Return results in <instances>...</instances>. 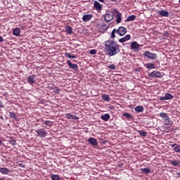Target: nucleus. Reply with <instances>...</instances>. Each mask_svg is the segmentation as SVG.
Returning a JSON list of instances; mask_svg holds the SVG:
<instances>
[{
  "mask_svg": "<svg viewBox=\"0 0 180 180\" xmlns=\"http://www.w3.org/2000/svg\"><path fill=\"white\" fill-rule=\"evenodd\" d=\"M105 51L110 57L117 56L120 53V46L116 41L108 40L105 43Z\"/></svg>",
  "mask_w": 180,
  "mask_h": 180,
  "instance_id": "nucleus-1",
  "label": "nucleus"
},
{
  "mask_svg": "<svg viewBox=\"0 0 180 180\" xmlns=\"http://www.w3.org/2000/svg\"><path fill=\"white\" fill-rule=\"evenodd\" d=\"M144 57H146V58H149L150 60H157V54L154 53H151L148 51H146L143 53Z\"/></svg>",
  "mask_w": 180,
  "mask_h": 180,
  "instance_id": "nucleus-2",
  "label": "nucleus"
},
{
  "mask_svg": "<svg viewBox=\"0 0 180 180\" xmlns=\"http://www.w3.org/2000/svg\"><path fill=\"white\" fill-rule=\"evenodd\" d=\"M36 133L37 136L40 137L41 139H44V137L47 136V131H46L44 129H37Z\"/></svg>",
  "mask_w": 180,
  "mask_h": 180,
  "instance_id": "nucleus-3",
  "label": "nucleus"
},
{
  "mask_svg": "<svg viewBox=\"0 0 180 180\" xmlns=\"http://www.w3.org/2000/svg\"><path fill=\"white\" fill-rule=\"evenodd\" d=\"M113 18H115V13L113 12H108L104 16L105 22L113 20Z\"/></svg>",
  "mask_w": 180,
  "mask_h": 180,
  "instance_id": "nucleus-4",
  "label": "nucleus"
},
{
  "mask_svg": "<svg viewBox=\"0 0 180 180\" xmlns=\"http://www.w3.org/2000/svg\"><path fill=\"white\" fill-rule=\"evenodd\" d=\"M117 30V34L119 36H124L127 33V30L124 27H120Z\"/></svg>",
  "mask_w": 180,
  "mask_h": 180,
  "instance_id": "nucleus-5",
  "label": "nucleus"
},
{
  "mask_svg": "<svg viewBox=\"0 0 180 180\" xmlns=\"http://www.w3.org/2000/svg\"><path fill=\"white\" fill-rule=\"evenodd\" d=\"M149 78H161V72H157V71H153L150 73L148 74Z\"/></svg>",
  "mask_w": 180,
  "mask_h": 180,
  "instance_id": "nucleus-6",
  "label": "nucleus"
},
{
  "mask_svg": "<svg viewBox=\"0 0 180 180\" xmlns=\"http://www.w3.org/2000/svg\"><path fill=\"white\" fill-rule=\"evenodd\" d=\"M140 49V44H139L136 41H133L131 44V50L134 51H139Z\"/></svg>",
  "mask_w": 180,
  "mask_h": 180,
  "instance_id": "nucleus-7",
  "label": "nucleus"
},
{
  "mask_svg": "<svg viewBox=\"0 0 180 180\" xmlns=\"http://www.w3.org/2000/svg\"><path fill=\"white\" fill-rule=\"evenodd\" d=\"M157 13H158V15H159L160 16H162L163 18H168V16H169V13H168V11H167L165 10L158 11Z\"/></svg>",
  "mask_w": 180,
  "mask_h": 180,
  "instance_id": "nucleus-8",
  "label": "nucleus"
},
{
  "mask_svg": "<svg viewBox=\"0 0 180 180\" xmlns=\"http://www.w3.org/2000/svg\"><path fill=\"white\" fill-rule=\"evenodd\" d=\"M67 64L68 67H70L72 70H74V71H78V65L71 63V60H70L67 61Z\"/></svg>",
  "mask_w": 180,
  "mask_h": 180,
  "instance_id": "nucleus-9",
  "label": "nucleus"
},
{
  "mask_svg": "<svg viewBox=\"0 0 180 180\" xmlns=\"http://www.w3.org/2000/svg\"><path fill=\"white\" fill-rule=\"evenodd\" d=\"M114 11L115 12L116 22L120 23L122 22V14L116 9H115Z\"/></svg>",
  "mask_w": 180,
  "mask_h": 180,
  "instance_id": "nucleus-10",
  "label": "nucleus"
},
{
  "mask_svg": "<svg viewBox=\"0 0 180 180\" xmlns=\"http://www.w3.org/2000/svg\"><path fill=\"white\" fill-rule=\"evenodd\" d=\"M88 143L91 144V146H93L94 147L98 146V140L95 138H89L87 140Z\"/></svg>",
  "mask_w": 180,
  "mask_h": 180,
  "instance_id": "nucleus-11",
  "label": "nucleus"
},
{
  "mask_svg": "<svg viewBox=\"0 0 180 180\" xmlns=\"http://www.w3.org/2000/svg\"><path fill=\"white\" fill-rule=\"evenodd\" d=\"M130 39H131V36H130V34H127L124 37L118 40V41L120 43H124L126 41H129V40H130Z\"/></svg>",
  "mask_w": 180,
  "mask_h": 180,
  "instance_id": "nucleus-12",
  "label": "nucleus"
},
{
  "mask_svg": "<svg viewBox=\"0 0 180 180\" xmlns=\"http://www.w3.org/2000/svg\"><path fill=\"white\" fill-rule=\"evenodd\" d=\"M109 27L106 25L105 24H102L101 25H98V30L101 32V33H103V32H106V30L108 29Z\"/></svg>",
  "mask_w": 180,
  "mask_h": 180,
  "instance_id": "nucleus-13",
  "label": "nucleus"
},
{
  "mask_svg": "<svg viewBox=\"0 0 180 180\" xmlns=\"http://www.w3.org/2000/svg\"><path fill=\"white\" fill-rule=\"evenodd\" d=\"M36 78V76L34 75H30L27 79V82L30 84V85H32L36 82L34 81V79Z\"/></svg>",
  "mask_w": 180,
  "mask_h": 180,
  "instance_id": "nucleus-14",
  "label": "nucleus"
},
{
  "mask_svg": "<svg viewBox=\"0 0 180 180\" xmlns=\"http://www.w3.org/2000/svg\"><path fill=\"white\" fill-rule=\"evenodd\" d=\"M66 119H69L70 120H77L78 117L77 115H71V113H66L65 114Z\"/></svg>",
  "mask_w": 180,
  "mask_h": 180,
  "instance_id": "nucleus-15",
  "label": "nucleus"
},
{
  "mask_svg": "<svg viewBox=\"0 0 180 180\" xmlns=\"http://www.w3.org/2000/svg\"><path fill=\"white\" fill-rule=\"evenodd\" d=\"M170 146L175 153H180V145H178L177 143H174Z\"/></svg>",
  "mask_w": 180,
  "mask_h": 180,
  "instance_id": "nucleus-16",
  "label": "nucleus"
},
{
  "mask_svg": "<svg viewBox=\"0 0 180 180\" xmlns=\"http://www.w3.org/2000/svg\"><path fill=\"white\" fill-rule=\"evenodd\" d=\"M94 6L96 9V11H102V5H101V4L96 1H94Z\"/></svg>",
  "mask_w": 180,
  "mask_h": 180,
  "instance_id": "nucleus-17",
  "label": "nucleus"
},
{
  "mask_svg": "<svg viewBox=\"0 0 180 180\" xmlns=\"http://www.w3.org/2000/svg\"><path fill=\"white\" fill-rule=\"evenodd\" d=\"M91 19H92V15L91 14L84 15L82 17L83 22H89V20H91Z\"/></svg>",
  "mask_w": 180,
  "mask_h": 180,
  "instance_id": "nucleus-18",
  "label": "nucleus"
},
{
  "mask_svg": "<svg viewBox=\"0 0 180 180\" xmlns=\"http://www.w3.org/2000/svg\"><path fill=\"white\" fill-rule=\"evenodd\" d=\"M11 171L9 170V169L8 168H5V167H1L0 169V172L1 174H2L3 175H8V174H9Z\"/></svg>",
  "mask_w": 180,
  "mask_h": 180,
  "instance_id": "nucleus-19",
  "label": "nucleus"
},
{
  "mask_svg": "<svg viewBox=\"0 0 180 180\" xmlns=\"http://www.w3.org/2000/svg\"><path fill=\"white\" fill-rule=\"evenodd\" d=\"M101 119L104 122H108L110 119V115L106 113L104 115H101Z\"/></svg>",
  "mask_w": 180,
  "mask_h": 180,
  "instance_id": "nucleus-20",
  "label": "nucleus"
},
{
  "mask_svg": "<svg viewBox=\"0 0 180 180\" xmlns=\"http://www.w3.org/2000/svg\"><path fill=\"white\" fill-rule=\"evenodd\" d=\"M134 110H135V112H138V113H141V112H144V107H143L141 105H138V106L135 107Z\"/></svg>",
  "mask_w": 180,
  "mask_h": 180,
  "instance_id": "nucleus-21",
  "label": "nucleus"
},
{
  "mask_svg": "<svg viewBox=\"0 0 180 180\" xmlns=\"http://www.w3.org/2000/svg\"><path fill=\"white\" fill-rule=\"evenodd\" d=\"M13 34L14 36H20V28H15L13 30Z\"/></svg>",
  "mask_w": 180,
  "mask_h": 180,
  "instance_id": "nucleus-22",
  "label": "nucleus"
},
{
  "mask_svg": "<svg viewBox=\"0 0 180 180\" xmlns=\"http://www.w3.org/2000/svg\"><path fill=\"white\" fill-rule=\"evenodd\" d=\"M144 67H146L148 70H151L155 68V65H154V63H146L144 65Z\"/></svg>",
  "mask_w": 180,
  "mask_h": 180,
  "instance_id": "nucleus-23",
  "label": "nucleus"
},
{
  "mask_svg": "<svg viewBox=\"0 0 180 180\" xmlns=\"http://www.w3.org/2000/svg\"><path fill=\"white\" fill-rule=\"evenodd\" d=\"M136 15H129L127 20H125V22H133V20H136Z\"/></svg>",
  "mask_w": 180,
  "mask_h": 180,
  "instance_id": "nucleus-24",
  "label": "nucleus"
},
{
  "mask_svg": "<svg viewBox=\"0 0 180 180\" xmlns=\"http://www.w3.org/2000/svg\"><path fill=\"white\" fill-rule=\"evenodd\" d=\"M141 174H150L151 172V169L145 167V168L141 169Z\"/></svg>",
  "mask_w": 180,
  "mask_h": 180,
  "instance_id": "nucleus-25",
  "label": "nucleus"
},
{
  "mask_svg": "<svg viewBox=\"0 0 180 180\" xmlns=\"http://www.w3.org/2000/svg\"><path fill=\"white\" fill-rule=\"evenodd\" d=\"M65 32L68 33V34H71L72 33V28L68 25L65 27Z\"/></svg>",
  "mask_w": 180,
  "mask_h": 180,
  "instance_id": "nucleus-26",
  "label": "nucleus"
},
{
  "mask_svg": "<svg viewBox=\"0 0 180 180\" xmlns=\"http://www.w3.org/2000/svg\"><path fill=\"white\" fill-rule=\"evenodd\" d=\"M171 164H172V165H173V167H178V165H179V164H180V161L179 160H172Z\"/></svg>",
  "mask_w": 180,
  "mask_h": 180,
  "instance_id": "nucleus-27",
  "label": "nucleus"
},
{
  "mask_svg": "<svg viewBox=\"0 0 180 180\" xmlns=\"http://www.w3.org/2000/svg\"><path fill=\"white\" fill-rule=\"evenodd\" d=\"M65 56L68 57V58H77V56L75 55H71L70 53L67 52L65 53Z\"/></svg>",
  "mask_w": 180,
  "mask_h": 180,
  "instance_id": "nucleus-28",
  "label": "nucleus"
},
{
  "mask_svg": "<svg viewBox=\"0 0 180 180\" xmlns=\"http://www.w3.org/2000/svg\"><path fill=\"white\" fill-rule=\"evenodd\" d=\"M165 96H166V99L167 101L173 99L174 98V96H172L171 94L169 93H166Z\"/></svg>",
  "mask_w": 180,
  "mask_h": 180,
  "instance_id": "nucleus-29",
  "label": "nucleus"
},
{
  "mask_svg": "<svg viewBox=\"0 0 180 180\" xmlns=\"http://www.w3.org/2000/svg\"><path fill=\"white\" fill-rule=\"evenodd\" d=\"M139 134L142 137H146L147 136V132L143 130H139L138 131Z\"/></svg>",
  "mask_w": 180,
  "mask_h": 180,
  "instance_id": "nucleus-30",
  "label": "nucleus"
},
{
  "mask_svg": "<svg viewBox=\"0 0 180 180\" xmlns=\"http://www.w3.org/2000/svg\"><path fill=\"white\" fill-rule=\"evenodd\" d=\"M124 117H127V119H133V116L129 112H126L122 115Z\"/></svg>",
  "mask_w": 180,
  "mask_h": 180,
  "instance_id": "nucleus-31",
  "label": "nucleus"
},
{
  "mask_svg": "<svg viewBox=\"0 0 180 180\" xmlns=\"http://www.w3.org/2000/svg\"><path fill=\"white\" fill-rule=\"evenodd\" d=\"M102 98L103 99V101H105V102H109V101H110L109 96L106 94L103 95Z\"/></svg>",
  "mask_w": 180,
  "mask_h": 180,
  "instance_id": "nucleus-32",
  "label": "nucleus"
},
{
  "mask_svg": "<svg viewBox=\"0 0 180 180\" xmlns=\"http://www.w3.org/2000/svg\"><path fill=\"white\" fill-rule=\"evenodd\" d=\"M51 179H52V180H61V178H60V176H59V175L53 174V175L51 176Z\"/></svg>",
  "mask_w": 180,
  "mask_h": 180,
  "instance_id": "nucleus-33",
  "label": "nucleus"
},
{
  "mask_svg": "<svg viewBox=\"0 0 180 180\" xmlns=\"http://www.w3.org/2000/svg\"><path fill=\"white\" fill-rule=\"evenodd\" d=\"M9 115L10 117L16 120V114H15V112H9Z\"/></svg>",
  "mask_w": 180,
  "mask_h": 180,
  "instance_id": "nucleus-34",
  "label": "nucleus"
},
{
  "mask_svg": "<svg viewBox=\"0 0 180 180\" xmlns=\"http://www.w3.org/2000/svg\"><path fill=\"white\" fill-rule=\"evenodd\" d=\"M163 120L165 122L167 123V124H169V122L171 121L169 120V117H168V115H166V117Z\"/></svg>",
  "mask_w": 180,
  "mask_h": 180,
  "instance_id": "nucleus-35",
  "label": "nucleus"
},
{
  "mask_svg": "<svg viewBox=\"0 0 180 180\" xmlns=\"http://www.w3.org/2000/svg\"><path fill=\"white\" fill-rule=\"evenodd\" d=\"M115 33H117L116 29H113L111 32V39H115L116 37V35H115Z\"/></svg>",
  "mask_w": 180,
  "mask_h": 180,
  "instance_id": "nucleus-36",
  "label": "nucleus"
},
{
  "mask_svg": "<svg viewBox=\"0 0 180 180\" xmlns=\"http://www.w3.org/2000/svg\"><path fill=\"white\" fill-rule=\"evenodd\" d=\"M43 124H46V126H52L53 123L51 121L46 120Z\"/></svg>",
  "mask_w": 180,
  "mask_h": 180,
  "instance_id": "nucleus-37",
  "label": "nucleus"
},
{
  "mask_svg": "<svg viewBox=\"0 0 180 180\" xmlns=\"http://www.w3.org/2000/svg\"><path fill=\"white\" fill-rule=\"evenodd\" d=\"M159 116H160V117H162V119H164V118H165L167 115V114H165V112H160V113L159 114Z\"/></svg>",
  "mask_w": 180,
  "mask_h": 180,
  "instance_id": "nucleus-38",
  "label": "nucleus"
},
{
  "mask_svg": "<svg viewBox=\"0 0 180 180\" xmlns=\"http://www.w3.org/2000/svg\"><path fill=\"white\" fill-rule=\"evenodd\" d=\"M97 53H98V51H96V49H91L90 51V54H91V55L96 54Z\"/></svg>",
  "mask_w": 180,
  "mask_h": 180,
  "instance_id": "nucleus-39",
  "label": "nucleus"
},
{
  "mask_svg": "<svg viewBox=\"0 0 180 180\" xmlns=\"http://www.w3.org/2000/svg\"><path fill=\"white\" fill-rule=\"evenodd\" d=\"M110 70H116V65H110L108 67Z\"/></svg>",
  "mask_w": 180,
  "mask_h": 180,
  "instance_id": "nucleus-40",
  "label": "nucleus"
},
{
  "mask_svg": "<svg viewBox=\"0 0 180 180\" xmlns=\"http://www.w3.org/2000/svg\"><path fill=\"white\" fill-rule=\"evenodd\" d=\"M53 92L55 94H60V89H58V87H56L54 89H53Z\"/></svg>",
  "mask_w": 180,
  "mask_h": 180,
  "instance_id": "nucleus-41",
  "label": "nucleus"
},
{
  "mask_svg": "<svg viewBox=\"0 0 180 180\" xmlns=\"http://www.w3.org/2000/svg\"><path fill=\"white\" fill-rule=\"evenodd\" d=\"M159 101H167L166 96L160 97Z\"/></svg>",
  "mask_w": 180,
  "mask_h": 180,
  "instance_id": "nucleus-42",
  "label": "nucleus"
},
{
  "mask_svg": "<svg viewBox=\"0 0 180 180\" xmlns=\"http://www.w3.org/2000/svg\"><path fill=\"white\" fill-rule=\"evenodd\" d=\"M11 144H13V146H15V144H16V141H15V140L11 141Z\"/></svg>",
  "mask_w": 180,
  "mask_h": 180,
  "instance_id": "nucleus-43",
  "label": "nucleus"
},
{
  "mask_svg": "<svg viewBox=\"0 0 180 180\" xmlns=\"http://www.w3.org/2000/svg\"><path fill=\"white\" fill-rule=\"evenodd\" d=\"M4 108V104L2 103V101H0V109H2Z\"/></svg>",
  "mask_w": 180,
  "mask_h": 180,
  "instance_id": "nucleus-44",
  "label": "nucleus"
},
{
  "mask_svg": "<svg viewBox=\"0 0 180 180\" xmlns=\"http://www.w3.org/2000/svg\"><path fill=\"white\" fill-rule=\"evenodd\" d=\"M4 41V37L2 36H0V43H2Z\"/></svg>",
  "mask_w": 180,
  "mask_h": 180,
  "instance_id": "nucleus-45",
  "label": "nucleus"
},
{
  "mask_svg": "<svg viewBox=\"0 0 180 180\" xmlns=\"http://www.w3.org/2000/svg\"><path fill=\"white\" fill-rule=\"evenodd\" d=\"M2 141L0 139V146H2Z\"/></svg>",
  "mask_w": 180,
  "mask_h": 180,
  "instance_id": "nucleus-46",
  "label": "nucleus"
},
{
  "mask_svg": "<svg viewBox=\"0 0 180 180\" xmlns=\"http://www.w3.org/2000/svg\"><path fill=\"white\" fill-rule=\"evenodd\" d=\"M19 167H25L22 164H19Z\"/></svg>",
  "mask_w": 180,
  "mask_h": 180,
  "instance_id": "nucleus-47",
  "label": "nucleus"
},
{
  "mask_svg": "<svg viewBox=\"0 0 180 180\" xmlns=\"http://www.w3.org/2000/svg\"><path fill=\"white\" fill-rule=\"evenodd\" d=\"M100 2H105V0H98Z\"/></svg>",
  "mask_w": 180,
  "mask_h": 180,
  "instance_id": "nucleus-48",
  "label": "nucleus"
}]
</instances>
